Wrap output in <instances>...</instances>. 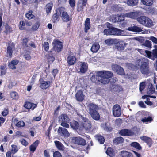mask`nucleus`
I'll list each match as a JSON object with an SVG mask.
<instances>
[{
	"label": "nucleus",
	"instance_id": "nucleus-57",
	"mask_svg": "<svg viewBox=\"0 0 157 157\" xmlns=\"http://www.w3.org/2000/svg\"><path fill=\"white\" fill-rule=\"evenodd\" d=\"M9 111L8 109H5L2 112V115L3 116H6L8 114Z\"/></svg>",
	"mask_w": 157,
	"mask_h": 157
},
{
	"label": "nucleus",
	"instance_id": "nucleus-47",
	"mask_svg": "<svg viewBox=\"0 0 157 157\" xmlns=\"http://www.w3.org/2000/svg\"><path fill=\"white\" fill-rule=\"evenodd\" d=\"M11 28L8 25H6L5 26V30L4 32L6 34H8L12 31Z\"/></svg>",
	"mask_w": 157,
	"mask_h": 157
},
{
	"label": "nucleus",
	"instance_id": "nucleus-54",
	"mask_svg": "<svg viewBox=\"0 0 157 157\" xmlns=\"http://www.w3.org/2000/svg\"><path fill=\"white\" fill-rule=\"evenodd\" d=\"M147 39L151 40L153 43L157 44V39L153 36H150L147 37Z\"/></svg>",
	"mask_w": 157,
	"mask_h": 157
},
{
	"label": "nucleus",
	"instance_id": "nucleus-13",
	"mask_svg": "<svg viewBox=\"0 0 157 157\" xmlns=\"http://www.w3.org/2000/svg\"><path fill=\"white\" fill-rule=\"evenodd\" d=\"M58 11L60 14L61 19L63 22H67L70 20L69 16L66 12L63 11L61 9L58 10Z\"/></svg>",
	"mask_w": 157,
	"mask_h": 157
},
{
	"label": "nucleus",
	"instance_id": "nucleus-52",
	"mask_svg": "<svg viewBox=\"0 0 157 157\" xmlns=\"http://www.w3.org/2000/svg\"><path fill=\"white\" fill-rule=\"evenodd\" d=\"M39 26L40 24L39 22H37L33 25L32 29L33 30H36L38 29Z\"/></svg>",
	"mask_w": 157,
	"mask_h": 157
},
{
	"label": "nucleus",
	"instance_id": "nucleus-10",
	"mask_svg": "<svg viewBox=\"0 0 157 157\" xmlns=\"http://www.w3.org/2000/svg\"><path fill=\"white\" fill-rule=\"evenodd\" d=\"M140 12L139 11L135 12L132 11L124 14L125 17L129 18L132 19H136L140 15Z\"/></svg>",
	"mask_w": 157,
	"mask_h": 157
},
{
	"label": "nucleus",
	"instance_id": "nucleus-48",
	"mask_svg": "<svg viewBox=\"0 0 157 157\" xmlns=\"http://www.w3.org/2000/svg\"><path fill=\"white\" fill-rule=\"evenodd\" d=\"M33 16V15L32 14V11H29L28 13L25 14L26 17L29 19H31L32 18Z\"/></svg>",
	"mask_w": 157,
	"mask_h": 157
},
{
	"label": "nucleus",
	"instance_id": "nucleus-7",
	"mask_svg": "<svg viewBox=\"0 0 157 157\" xmlns=\"http://www.w3.org/2000/svg\"><path fill=\"white\" fill-rule=\"evenodd\" d=\"M54 50L56 52H60L63 48L62 43L58 39H55L52 43Z\"/></svg>",
	"mask_w": 157,
	"mask_h": 157
},
{
	"label": "nucleus",
	"instance_id": "nucleus-30",
	"mask_svg": "<svg viewBox=\"0 0 157 157\" xmlns=\"http://www.w3.org/2000/svg\"><path fill=\"white\" fill-rule=\"evenodd\" d=\"M39 143V141L38 140H36L30 146L29 148L30 151L33 152H34L35 151Z\"/></svg>",
	"mask_w": 157,
	"mask_h": 157
},
{
	"label": "nucleus",
	"instance_id": "nucleus-11",
	"mask_svg": "<svg viewBox=\"0 0 157 157\" xmlns=\"http://www.w3.org/2000/svg\"><path fill=\"white\" fill-rule=\"evenodd\" d=\"M145 52L147 57L152 60H154L155 58H157V50H153L152 52L149 51L145 50Z\"/></svg>",
	"mask_w": 157,
	"mask_h": 157
},
{
	"label": "nucleus",
	"instance_id": "nucleus-31",
	"mask_svg": "<svg viewBox=\"0 0 157 157\" xmlns=\"http://www.w3.org/2000/svg\"><path fill=\"white\" fill-rule=\"evenodd\" d=\"M150 80H147L146 81L144 82L140 83L139 85V90L140 92H141L145 88V86H148V84H147V82L150 83Z\"/></svg>",
	"mask_w": 157,
	"mask_h": 157
},
{
	"label": "nucleus",
	"instance_id": "nucleus-28",
	"mask_svg": "<svg viewBox=\"0 0 157 157\" xmlns=\"http://www.w3.org/2000/svg\"><path fill=\"white\" fill-rule=\"evenodd\" d=\"M14 47L13 43L10 44L7 48V56L8 57H11L12 53V48Z\"/></svg>",
	"mask_w": 157,
	"mask_h": 157
},
{
	"label": "nucleus",
	"instance_id": "nucleus-64",
	"mask_svg": "<svg viewBox=\"0 0 157 157\" xmlns=\"http://www.w3.org/2000/svg\"><path fill=\"white\" fill-rule=\"evenodd\" d=\"M44 157H50L49 151L47 150H44Z\"/></svg>",
	"mask_w": 157,
	"mask_h": 157
},
{
	"label": "nucleus",
	"instance_id": "nucleus-24",
	"mask_svg": "<svg viewBox=\"0 0 157 157\" xmlns=\"http://www.w3.org/2000/svg\"><path fill=\"white\" fill-rule=\"evenodd\" d=\"M18 120L15 118L13 120V123L18 128L23 127L25 125V123L22 121H18Z\"/></svg>",
	"mask_w": 157,
	"mask_h": 157
},
{
	"label": "nucleus",
	"instance_id": "nucleus-55",
	"mask_svg": "<svg viewBox=\"0 0 157 157\" xmlns=\"http://www.w3.org/2000/svg\"><path fill=\"white\" fill-rule=\"evenodd\" d=\"M87 2V0H83L81 4H79L78 5V6H80L81 7L80 10L82 9V8L83 6H85Z\"/></svg>",
	"mask_w": 157,
	"mask_h": 157
},
{
	"label": "nucleus",
	"instance_id": "nucleus-6",
	"mask_svg": "<svg viewBox=\"0 0 157 157\" xmlns=\"http://www.w3.org/2000/svg\"><path fill=\"white\" fill-rule=\"evenodd\" d=\"M81 126L87 131L92 132L93 131L90 121L86 118H82Z\"/></svg>",
	"mask_w": 157,
	"mask_h": 157
},
{
	"label": "nucleus",
	"instance_id": "nucleus-29",
	"mask_svg": "<svg viewBox=\"0 0 157 157\" xmlns=\"http://www.w3.org/2000/svg\"><path fill=\"white\" fill-rule=\"evenodd\" d=\"M153 121L152 118L150 117H145L142 118L140 121H138L140 123L142 122L143 123H145L147 124L148 123L151 122Z\"/></svg>",
	"mask_w": 157,
	"mask_h": 157
},
{
	"label": "nucleus",
	"instance_id": "nucleus-20",
	"mask_svg": "<svg viewBox=\"0 0 157 157\" xmlns=\"http://www.w3.org/2000/svg\"><path fill=\"white\" fill-rule=\"evenodd\" d=\"M18 61L17 60H14L8 63L9 67L13 70L16 69V66L18 63Z\"/></svg>",
	"mask_w": 157,
	"mask_h": 157
},
{
	"label": "nucleus",
	"instance_id": "nucleus-36",
	"mask_svg": "<svg viewBox=\"0 0 157 157\" xmlns=\"http://www.w3.org/2000/svg\"><path fill=\"white\" fill-rule=\"evenodd\" d=\"M90 114L92 118L95 120H98L100 119V116L98 111L94 112Z\"/></svg>",
	"mask_w": 157,
	"mask_h": 157
},
{
	"label": "nucleus",
	"instance_id": "nucleus-33",
	"mask_svg": "<svg viewBox=\"0 0 157 157\" xmlns=\"http://www.w3.org/2000/svg\"><path fill=\"white\" fill-rule=\"evenodd\" d=\"M55 144L57 148L61 150H63L64 148V147L63 144L59 141H55Z\"/></svg>",
	"mask_w": 157,
	"mask_h": 157
},
{
	"label": "nucleus",
	"instance_id": "nucleus-1",
	"mask_svg": "<svg viewBox=\"0 0 157 157\" xmlns=\"http://www.w3.org/2000/svg\"><path fill=\"white\" fill-rule=\"evenodd\" d=\"M113 75V73L110 71H101L96 73V75L91 77L90 79L93 82H99L103 84H106L109 82V78H111Z\"/></svg>",
	"mask_w": 157,
	"mask_h": 157
},
{
	"label": "nucleus",
	"instance_id": "nucleus-19",
	"mask_svg": "<svg viewBox=\"0 0 157 157\" xmlns=\"http://www.w3.org/2000/svg\"><path fill=\"white\" fill-rule=\"evenodd\" d=\"M120 134L122 136H131L133 135L134 132L131 130L123 129L121 131Z\"/></svg>",
	"mask_w": 157,
	"mask_h": 157
},
{
	"label": "nucleus",
	"instance_id": "nucleus-42",
	"mask_svg": "<svg viewBox=\"0 0 157 157\" xmlns=\"http://www.w3.org/2000/svg\"><path fill=\"white\" fill-rule=\"evenodd\" d=\"M53 6V4L51 3H48L46 6V12L47 14H48L52 10Z\"/></svg>",
	"mask_w": 157,
	"mask_h": 157
},
{
	"label": "nucleus",
	"instance_id": "nucleus-38",
	"mask_svg": "<svg viewBox=\"0 0 157 157\" xmlns=\"http://www.w3.org/2000/svg\"><path fill=\"white\" fill-rule=\"evenodd\" d=\"M123 142L124 139L123 138L121 137L115 138L113 140V143L117 144H121L123 143Z\"/></svg>",
	"mask_w": 157,
	"mask_h": 157
},
{
	"label": "nucleus",
	"instance_id": "nucleus-18",
	"mask_svg": "<svg viewBox=\"0 0 157 157\" xmlns=\"http://www.w3.org/2000/svg\"><path fill=\"white\" fill-rule=\"evenodd\" d=\"M147 84H148V88L147 91V94L150 95L154 93L155 89L153 86L152 83L150 82V83L147 82Z\"/></svg>",
	"mask_w": 157,
	"mask_h": 157
},
{
	"label": "nucleus",
	"instance_id": "nucleus-53",
	"mask_svg": "<svg viewBox=\"0 0 157 157\" xmlns=\"http://www.w3.org/2000/svg\"><path fill=\"white\" fill-rule=\"evenodd\" d=\"M19 28L20 30H23L25 28V24L23 21H21L19 23Z\"/></svg>",
	"mask_w": 157,
	"mask_h": 157
},
{
	"label": "nucleus",
	"instance_id": "nucleus-34",
	"mask_svg": "<svg viewBox=\"0 0 157 157\" xmlns=\"http://www.w3.org/2000/svg\"><path fill=\"white\" fill-rule=\"evenodd\" d=\"M59 121L61 122L66 121L67 122H68L69 119L66 115L63 114L59 116Z\"/></svg>",
	"mask_w": 157,
	"mask_h": 157
},
{
	"label": "nucleus",
	"instance_id": "nucleus-25",
	"mask_svg": "<svg viewBox=\"0 0 157 157\" xmlns=\"http://www.w3.org/2000/svg\"><path fill=\"white\" fill-rule=\"evenodd\" d=\"M100 47L99 44L98 43H95L92 45L90 50L93 53H96Z\"/></svg>",
	"mask_w": 157,
	"mask_h": 157
},
{
	"label": "nucleus",
	"instance_id": "nucleus-41",
	"mask_svg": "<svg viewBox=\"0 0 157 157\" xmlns=\"http://www.w3.org/2000/svg\"><path fill=\"white\" fill-rule=\"evenodd\" d=\"M131 147L136 148V149L140 150L141 149V147L140 144L137 142H132L130 144Z\"/></svg>",
	"mask_w": 157,
	"mask_h": 157
},
{
	"label": "nucleus",
	"instance_id": "nucleus-9",
	"mask_svg": "<svg viewBox=\"0 0 157 157\" xmlns=\"http://www.w3.org/2000/svg\"><path fill=\"white\" fill-rule=\"evenodd\" d=\"M87 107L89 110L90 114L98 111L99 108L98 106L95 104L91 103H86Z\"/></svg>",
	"mask_w": 157,
	"mask_h": 157
},
{
	"label": "nucleus",
	"instance_id": "nucleus-50",
	"mask_svg": "<svg viewBox=\"0 0 157 157\" xmlns=\"http://www.w3.org/2000/svg\"><path fill=\"white\" fill-rule=\"evenodd\" d=\"M143 45L148 48H151V41L149 40H146L143 44Z\"/></svg>",
	"mask_w": 157,
	"mask_h": 157
},
{
	"label": "nucleus",
	"instance_id": "nucleus-5",
	"mask_svg": "<svg viewBox=\"0 0 157 157\" xmlns=\"http://www.w3.org/2000/svg\"><path fill=\"white\" fill-rule=\"evenodd\" d=\"M76 69L78 72L84 74L87 71L88 65L87 63L84 62H78L76 65Z\"/></svg>",
	"mask_w": 157,
	"mask_h": 157
},
{
	"label": "nucleus",
	"instance_id": "nucleus-8",
	"mask_svg": "<svg viewBox=\"0 0 157 157\" xmlns=\"http://www.w3.org/2000/svg\"><path fill=\"white\" fill-rule=\"evenodd\" d=\"M112 110L113 115L115 117H120L121 114V109L118 105H114L113 107Z\"/></svg>",
	"mask_w": 157,
	"mask_h": 157
},
{
	"label": "nucleus",
	"instance_id": "nucleus-21",
	"mask_svg": "<svg viewBox=\"0 0 157 157\" xmlns=\"http://www.w3.org/2000/svg\"><path fill=\"white\" fill-rule=\"evenodd\" d=\"M140 139L143 141L145 142L150 147L152 144L151 139L148 137L145 136H141L140 137Z\"/></svg>",
	"mask_w": 157,
	"mask_h": 157
},
{
	"label": "nucleus",
	"instance_id": "nucleus-56",
	"mask_svg": "<svg viewBox=\"0 0 157 157\" xmlns=\"http://www.w3.org/2000/svg\"><path fill=\"white\" fill-rule=\"evenodd\" d=\"M69 2L71 7H73L75 6V0H69Z\"/></svg>",
	"mask_w": 157,
	"mask_h": 157
},
{
	"label": "nucleus",
	"instance_id": "nucleus-27",
	"mask_svg": "<svg viewBox=\"0 0 157 157\" xmlns=\"http://www.w3.org/2000/svg\"><path fill=\"white\" fill-rule=\"evenodd\" d=\"M24 107L27 109H32L33 110L36 107V105L35 104H33L29 102H26L24 104Z\"/></svg>",
	"mask_w": 157,
	"mask_h": 157
},
{
	"label": "nucleus",
	"instance_id": "nucleus-51",
	"mask_svg": "<svg viewBox=\"0 0 157 157\" xmlns=\"http://www.w3.org/2000/svg\"><path fill=\"white\" fill-rule=\"evenodd\" d=\"M43 47L45 51H47L49 49V45L47 42H45L43 44Z\"/></svg>",
	"mask_w": 157,
	"mask_h": 157
},
{
	"label": "nucleus",
	"instance_id": "nucleus-2",
	"mask_svg": "<svg viewBox=\"0 0 157 157\" xmlns=\"http://www.w3.org/2000/svg\"><path fill=\"white\" fill-rule=\"evenodd\" d=\"M111 24L108 23L107 26L109 29H105L104 30V35H115L120 36H126L127 33L124 30L117 29L115 28L111 27Z\"/></svg>",
	"mask_w": 157,
	"mask_h": 157
},
{
	"label": "nucleus",
	"instance_id": "nucleus-26",
	"mask_svg": "<svg viewBox=\"0 0 157 157\" xmlns=\"http://www.w3.org/2000/svg\"><path fill=\"white\" fill-rule=\"evenodd\" d=\"M84 31L86 33L88 32L90 28V18H86L85 22Z\"/></svg>",
	"mask_w": 157,
	"mask_h": 157
},
{
	"label": "nucleus",
	"instance_id": "nucleus-40",
	"mask_svg": "<svg viewBox=\"0 0 157 157\" xmlns=\"http://www.w3.org/2000/svg\"><path fill=\"white\" fill-rule=\"evenodd\" d=\"M141 2L144 5L151 6L153 3V0H141Z\"/></svg>",
	"mask_w": 157,
	"mask_h": 157
},
{
	"label": "nucleus",
	"instance_id": "nucleus-3",
	"mask_svg": "<svg viewBox=\"0 0 157 157\" xmlns=\"http://www.w3.org/2000/svg\"><path fill=\"white\" fill-rule=\"evenodd\" d=\"M137 63L139 66H140V71L143 74H147L148 73L149 69L147 59H141L137 61Z\"/></svg>",
	"mask_w": 157,
	"mask_h": 157
},
{
	"label": "nucleus",
	"instance_id": "nucleus-16",
	"mask_svg": "<svg viewBox=\"0 0 157 157\" xmlns=\"http://www.w3.org/2000/svg\"><path fill=\"white\" fill-rule=\"evenodd\" d=\"M67 61L69 65H72L76 63V58L75 56L70 55L67 57Z\"/></svg>",
	"mask_w": 157,
	"mask_h": 157
},
{
	"label": "nucleus",
	"instance_id": "nucleus-59",
	"mask_svg": "<svg viewBox=\"0 0 157 157\" xmlns=\"http://www.w3.org/2000/svg\"><path fill=\"white\" fill-rule=\"evenodd\" d=\"M53 157H62V155L59 152L56 151L53 153Z\"/></svg>",
	"mask_w": 157,
	"mask_h": 157
},
{
	"label": "nucleus",
	"instance_id": "nucleus-12",
	"mask_svg": "<svg viewBox=\"0 0 157 157\" xmlns=\"http://www.w3.org/2000/svg\"><path fill=\"white\" fill-rule=\"evenodd\" d=\"M113 71L115 72L117 74L123 75L124 74V71L122 68L117 65H113L112 66Z\"/></svg>",
	"mask_w": 157,
	"mask_h": 157
},
{
	"label": "nucleus",
	"instance_id": "nucleus-45",
	"mask_svg": "<svg viewBox=\"0 0 157 157\" xmlns=\"http://www.w3.org/2000/svg\"><path fill=\"white\" fill-rule=\"evenodd\" d=\"M11 147L12 148L11 150L12 153H15L18 151L19 148L17 145L13 144L12 145Z\"/></svg>",
	"mask_w": 157,
	"mask_h": 157
},
{
	"label": "nucleus",
	"instance_id": "nucleus-58",
	"mask_svg": "<svg viewBox=\"0 0 157 157\" xmlns=\"http://www.w3.org/2000/svg\"><path fill=\"white\" fill-rule=\"evenodd\" d=\"M67 122L66 121H63L61 123V125L63 127H65L66 128L69 127V124L67 123Z\"/></svg>",
	"mask_w": 157,
	"mask_h": 157
},
{
	"label": "nucleus",
	"instance_id": "nucleus-43",
	"mask_svg": "<svg viewBox=\"0 0 157 157\" xmlns=\"http://www.w3.org/2000/svg\"><path fill=\"white\" fill-rule=\"evenodd\" d=\"M11 97L13 99H17L18 98V94L15 91H12L10 93Z\"/></svg>",
	"mask_w": 157,
	"mask_h": 157
},
{
	"label": "nucleus",
	"instance_id": "nucleus-17",
	"mask_svg": "<svg viewBox=\"0 0 157 157\" xmlns=\"http://www.w3.org/2000/svg\"><path fill=\"white\" fill-rule=\"evenodd\" d=\"M77 100L78 101H82L84 99L85 97L82 90H79L75 94Z\"/></svg>",
	"mask_w": 157,
	"mask_h": 157
},
{
	"label": "nucleus",
	"instance_id": "nucleus-61",
	"mask_svg": "<svg viewBox=\"0 0 157 157\" xmlns=\"http://www.w3.org/2000/svg\"><path fill=\"white\" fill-rule=\"evenodd\" d=\"M20 142L23 145L25 146H26L28 144V143L24 139L21 140Z\"/></svg>",
	"mask_w": 157,
	"mask_h": 157
},
{
	"label": "nucleus",
	"instance_id": "nucleus-14",
	"mask_svg": "<svg viewBox=\"0 0 157 157\" xmlns=\"http://www.w3.org/2000/svg\"><path fill=\"white\" fill-rule=\"evenodd\" d=\"M72 142L75 144L80 145H84L86 144L85 140L80 137H75L72 139Z\"/></svg>",
	"mask_w": 157,
	"mask_h": 157
},
{
	"label": "nucleus",
	"instance_id": "nucleus-49",
	"mask_svg": "<svg viewBox=\"0 0 157 157\" xmlns=\"http://www.w3.org/2000/svg\"><path fill=\"white\" fill-rule=\"evenodd\" d=\"M12 138V136L8 135L4 137L2 141L4 142L8 141L10 140Z\"/></svg>",
	"mask_w": 157,
	"mask_h": 157
},
{
	"label": "nucleus",
	"instance_id": "nucleus-44",
	"mask_svg": "<svg viewBox=\"0 0 157 157\" xmlns=\"http://www.w3.org/2000/svg\"><path fill=\"white\" fill-rule=\"evenodd\" d=\"M114 40L113 39H109L106 40L105 41V43L108 45H111L114 44Z\"/></svg>",
	"mask_w": 157,
	"mask_h": 157
},
{
	"label": "nucleus",
	"instance_id": "nucleus-62",
	"mask_svg": "<svg viewBox=\"0 0 157 157\" xmlns=\"http://www.w3.org/2000/svg\"><path fill=\"white\" fill-rule=\"evenodd\" d=\"M121 21V19L120 18H119V15H116V19H114L113 21V22H118L119 21Z\"/></svg>",
	"mask_w": 157,
	"mask_h": 157
},
{
	"label": "nucleus",
	"instance_id": "nucleus-37",
	"mask_svg": "<svg viewBox=\"0 0 157 157\" xmlns=\"http://www.w3.org/2000/svg\"><path fill=\"white\" fill-rule=\"evenodd\" d=\"M138 3V0H127V3L128 5L130 6L136 5Z\"/></svg>",
	"mask_w": 157,
	"mask_h": 157
},
{
	"label": "nucleus",
	"instance_id": "nucleus-15",
	"mask_svg": "<svg viewBox=\"0 0 157 157\" xmlns=\"http://www.w3.org/2000/svg\"><path fill=\"white\" fill-rule=\"evenodd\" d=\"M40 83V87L42 89H45L48 88L51 84L50 81H45L43 79H40L39 80Z\"/></svg>",
	"mask_w": 157,
	"mask_h": 157
},
{
	"label": "nucleus",
	"instance_id": "nucleus-35",
	"mask_svg": "<svg viewBox=\"0 0 157 157\" xmlns=\"http://www.w3.org/2000/svg\"><path fill=\"white\" fill-rule=\"evenodd\" d=\"M71 127L74 129H77L79 127V124L78 122L73 121L70 123Z\"/></svg>",
	"mask_w": 157,
	"mask_h": 157
},
{
	"label": "nucleus",
	"instance_id": "nucleus-46",
	"mask_svg": "<svg viewBox=\"0 0 157 157\" xmlns=\"http://www.w3.org/2000/svg\"><path fill=\"white\" fill-rule=\"evenodd\" d=\"M97 139L100 144H103L105 141L104 138L100 135H98Z\"/></svg>",
	"mask_w": 157,
	"mask_h": 157
},
{
	"label": "nucleus",
	"instance_id": "nucleus-22",
	"mask_svg": "<svg viewBox=\"0 0 157 157\" xmlns=\"http://www.w3.org/2000/svg\"><path fill=\"white\" fill-rule=\"evenodd\" d=\"M127 30L136 32H140L143 31V29L136 26L129 27Z\"/></svg>",
	"mask_w": 157,
	"mask_h": 157
},
{
	"label": "nucleus",
	"instance_id": "nucleus-39",
	"mask_svg": "<svg viewBox=\"0 0 157 157\" xmlns=\"http://www.w3.org/2000/svg\"><path fill=\"white\" fill-rule=\"evenodd\" d=\"M107 155L111 157H113L114 155V153L113 149L110 148H108L106 151Z\"/></svg>",
	"mask_w": 157,
	"mask_h": 157
},
{
	"label": "nucleus",
	"instance_id": "nucleus-60",
	"mask_svg": "<svg viewBox=\"0 0 157 157\" xmlns=\"http://www.w3.org/2000/svg\"><path fill=\"white\" fill-rule=\"evenodd\" d=\"M56 13L54 14L52 16L53 18L54 19L55 21L58 18V15H59V13L58 11V10H56Z\"/></svg>",
	"mask_w": 157,
	"mask_h": 157
},
{
	"label": "nucleus",
	"instance_id": "nucleus-32",
	"mask_svg": "<svg viewBox=\"0 0 157 157\" xmlns=\"http://www.w3.org/2000/svg\"><path fill=\"white\" fill-rule=\"evenodd\" d=\"M121 155L122 157H133V155L131 153L126 151H122Z\"/></svg>",
	"mask_w": 157,
	"mask_h": 157
},
{
	"label": "nucleus",
	"instance_id": "nucleus-63",
	"mask_svg": "<svg viewBox=\"0 0 157 157\" xmlns=\"http://www.w3.org/2000/svg\"><path fill=\"white\" fill-rule=\"evenodd\" d=\"M48 61L50 63H52L55 60V58L52 56H49L47 58Z\"/></svg>",
	"mask_w": 157,
	"mask_h": 157
},
{
	"label": "nucleus",
	"instance_id": "nucleus-4",
	"mask_svg": "<svg viewBox=\"0 0 157 157\" xmlns=\"http://www.w3.org/2000/svg\"><path fill=\"white\" fill-rule=\"evenodd\" d=\"M137 20L140 23L147 27L150 28L154 25L152 20L145 16H142L138 17Z\"/></svg>",
	"mask_w": 157,
	"mask_h": 157
},
{
	"label": "nucleus",
	"instance_id": "nucleus-23",
	"mask_svg": "<svg viewBox=\"0 0 157 157\" xmlns=\"http://www.w3.org/2000/svg\"><path fill=\"white\" fill-rule=\"evenodd\" d=\"M58 132L59 133L62 134L66 136H68L69 135V133L67 130L63 128L59 127L58 130Z\"/></svg>",
	"mask_w": 157,
	"mask_h": 157
}]
</instances>
